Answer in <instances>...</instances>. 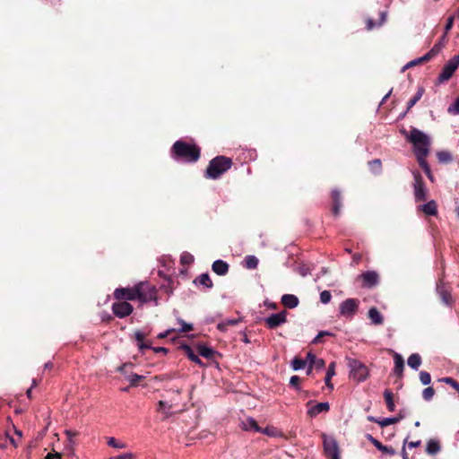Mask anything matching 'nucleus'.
<instances>
[{
  "label": "nucleus",
  "mask_w": 459,
  "mask_h": 459,
  "mask_svg": "<svg viewBox=\"0 0 459 459\" xmlns=\"http://www.w3.org/2000/svg\"><path fill=\"white\" fill-rule=\"evenodd\" d=\"M406 138L412 143L413 152L418 161L426 160L430 146V138L429 135L417 128H412L409 134H406Z\"/></svg>",
  "instance_id": "1"
},
{
  "label": "nucleus",
  "mask_w": 459,
  "mask_h": 459,
  "mask_svg": "<svg viewBox=\"0 0 459 459\" xmlns=\"http://www.w3.org/2000/svg\"><path fill=\"white\" fill-rule=\"evenodd\" d=\"M231 166V159L225 156H217L210 161L206 169V177L212 179H217L223 173L228 171Z\"/></svg>",
  "instance_id": "2"
},
{
  "label": "nucleus",
  "mask_w": 459,
  "mask_h": 459,
  "mask_svg": "<svg viewBox=\"0 0 459 459\" xmlns=\"http://www.w3.org/2000/svg\"><path fill=\"white\" fill-rule=\"evenodd\" d=\"M174 154L186 161L195 162L199 159L200 150L195 146L183 141H177L172 148Z\"/></svg>",
  "instance_id": "3"
},
{
  "label": "nucleus",
  "mask_w": 459,
  "mask_h": 459,
  "mask_svg": "<svg viewBox=\"0 0 459 459\" xmlns=\"http://www.w3.org/2000/svg\"><path fill=\"white\" fill-rule=\"evenodd\" d=\"M157 299V290L155 286L146 282L141 281L135 284V300L140 303H148Z\"/></svg>",
  "instance_id": "4"
},
{
  "label": "nucleus",
  "mask_w": 459,
  "mask_h": 459,
  "mask_svg": "<svg viewBox=\"0 0 459 459\" xmlns=\"http://www.w3.org/2000/svg\"><path fill=\"white\" fill-rule=\"evenodd\" d=\"M348 367L350 368V377L356 382H363L369 376L368 368L356 359H348Z\"/></svg>",
  "instance_id": "5"
},
{
  "label": "nucleus",
  "mask_w": 459,
  "mask_h": 459,
  "mask_svg": "<svg viewBox=\"0 0 459 459\" xmlns=\"http://www.w3.org/2000/svg\"><path fill=\"white\" fill-rule=\"evenodd\" d=\"M323 446L325 455L330 459H341L337 441L330 436L323 434Z\"/></svg>",
  "instance_id": "6"
},
{
  "label": "nucleus",
  "mask_w": 459,
  "mask_h": 459,
  "mask_svg": "<svg viewBox=\"0 0 459 459\" xmlns=\"http://www.w3.org/2000/svg\"><path fill=\"white\" fill-rule=\"evenodd\" d=\"M459 66V55L454 56L447 63L444 65L440 74L438 75L437 81L439 83H443L448 81L456 71Z\"/></svg>",
  "instance_id": "7"
},
{
  "label": "nucleus",
  "mask_w": 459,
  "mask_h": 459,
  "mask_svg": "<svg viewBox=\"0 0 459 459\" xmlns=\"http://www.w3.org/2000/svg\"><path fill=\"white\" fill-rule=\"evenodd\" d=\"M133 310V306L126 300H117L112 304V311L119 318L131 315Z\"/></svg>",
  "instance_id": "8"
},
{
  "label": "nucleus",
  "mask_w": 459,
  "mask_h": 459,
  "mask_svg": "<svg viewBox=\"0 0 459 459\" xmlns=\"http://www.w3.org/2000/svg\"><path fill=\"white\" fill-rule=\"evenodd\" d=\"M264 321L268 328L274 329L286 323L287 312L281 311L276 314H272L269 316L265 317Z\"/></svg>",
  "instance_id": "9"
},
{
  "label": "nucleus",
  "mask_w": 459,
  "mask_h": 459,
  "mask_svg": "<svg viewBox=\"0 0 459 459\" xmlns=\"http://www.w3.org/2000/svg\"><path fill=\"white\" fill-rule=\"evenodd\" d=\"M359 306V301L354 299H347L340 305V313L344 316H352Z\"/></svg>",
  "instance_id": "10"
},
{
  "label": "nucleus",
  "mask_w": 459,
  "mask_h": 459,
  "mask_svg": "<svg viewBox=\"0 0 459 459\" xmlns=\"http://www.w3.org/2000/svg\"><path fill=\"white\" fill-rule=\"evenodd\" d=\"M114 298L117 300H135V285L133 287L116 289Z\"/></svg>",
  "instance_id": "11"
},
{
  "label": "nucleus",
  "mask_w": 459,
  "mask_h": 459,
  "mask_svg": "<svg viewBox=\"0 0 459 459\" xmlns=\"http://www.w3.org/2000/svg\"><path fill=\"white\" fill-rule=\"evenodd\" d=\"M362 281V286L365 288H373L378 284L379 276L374 271H368L359 275Z\"/></svg>",
  "instance_id": "12"
},
{
  "label": "nucleus",
  "mask_w": 459,
  "mask_h": 459,
  "mask_svg": "<svg viewBox=\"0 0 459 459\" xmlns=\"http://www.w3.org/2000/svg\"><path fill=\"white\" fill-rule=\"evenodd\" d=\"M414 196L417 202L425 201L427 199V189L424 186L421 177L415 175Z\"/></svg>",
  "instance_id": "13"
},
{
  "label": "nucleus",
  "mask_w": 459,
  "mask_h": 459,
  "mask_svg": "<svg viewBox=\"0 0 459 459\" xmlns=\"http://www.w3.org/2000/svg\"><path fill=\"white\" fill-rule=\"evenodd\" d=\"M307 414L310 417H316L318 414L322 412H327L330 409V405L327 402L313 404V403L310 401L307 403Z\"/></svg>",
  "instance_id": "14"
},
{
  "label": "nucleus",
  "mask_w": 459,
  "mask_h": 459,
  "mask_svg": "<svg viewBox=\"0 0 459 459\" xmlns=\"http://www.w3.org/2000/svg\"><path fill=\"white\" fill-rule=\"evenodd\" d=\"M174 404L172 403H168L164 401H160L158 403L157 411L163 415L162 420H167L170 416L173 415L174 411Z\"/></svg>",
  "instance_id": "15"
},
{
  "label": "nucleus",
  "mask_w": 459,
  "mask_h": 459,
  "mask_svg": "<svg viewBox=\"0 0 459 459\" xmlns=\"http://www.w3.org/2000/svg\"><path fill=\"white\" fill-rule=\"evenodd\" d=\"M241 429L245 431L254 430L255 432L261 431V428L257 425L255 420L252 417H248L243 420L240 423Z\"/></svg>",
  "instance_id": "16"
},
{
  "label": "nucleus",
  "mask_w": 459,
  "mask_h": 459,
  "mask_svg": "<svg viewBox=\"0 0 459 459\" xmlns=\"http://www.w3.org/2000/svg\"><path fill=\"white\" fill-rule=\"evenodd\" d=\"M447 34L444 33L442 38L432 47V48L428 52L427 57H434L436 56L445 47L446 42Z\"/></svg>",
  "instance_id": "17"
},
{
  "label": "nucleus",
  "mask_w": 459,
  "mask_h": 459,
  "mask_svg": "<svg viewBox=\"0 0 459 459\" xmlns=\"http://www.w3.org/2000/svg\"><path fill=\"white\" fill-rule=\"evenodd\" d=\"M212 268L218 275H225L229 271V264L219 259L213 262Z\"/></svg>",
  "instance_id": "18"
},
{
  "label": "nucleus",
  "mask_w": 459,
  "mask_h": 459,
  "mask_svg": "<svg viewBox=\"0 0 459 459\" xmlns=\"http://www.w3.org/2000/svg\"><path fill=\"white\" fill-rule=\"evenodd\" d=\"M281 304L288 308H294L299 305V299L292 294H284L281 297Z\"/></svg>",
  "instance_id": "19"
},
{
  "label": "nucleus",
  "mask_w": 459,
  "mask_h": 459,
  "mask_svg": "<svg viewBox=\"0 0 459 459\" xmlns=\"http://www.w3.org/2000/svg\"><path fill=\"white\" fill-rule=\"evenodd\" d=\"M420 210L427 215L434 216L437 213V205L434 200H431L422 204Z\"/></svg>",
  "instance_id": "20"
},
{
  "label": "nucleus",
  "mask_w": 459,
  "mask_h": 459,
  "mask_svg": "<svg viewBox=\"0 0 459 459\" xmlns=\"http://www.w3.org/2000/svg\"><path fill=\"white\" fill-rule=\"evenodd\" d=\"M394 372L398 377L403 376V371L404 368V361L403 357L399 353H394Z\"/></svg>",
  "instance_id": "21"
},
{
  "label": "nucleus",
  "mask_w": 459,
  "mask_h": 459,
  "mask_svg": "<svg viewBox=\"0 0 459 459\" xmlns=\"http://www.w3.org/2000/svg\"><path fill=\"white\" fill-rule=\"evenodd\" d=\"M437 291L439 294L442 301L445 304H450L451 303V301H452L451 295H450L449 291L446 289L444 284H442V283L437 284Z\"/></svg>",
  "instance_id": "22"
},
{
  "label": "nucleus",
  "mask_w": 459,
  "mask_h": 459,
  "mask_svg": "<svg viewBox=\"0 0 459 459\" xmlns=\"http://www.w3.org/2000/svg\"><path fill=\"white\" fill-rule=\"evenodd\" d=\"M333 376H335V362L330 363L327 368L326 376L325 377V383L326 386L331 390L333 389V385L331 382V379Z\"/></svg>",
  "instance_id": "23"
},
{
  "label": "nucleus",
  "mask_w": 459,
  "mask_h": 459,
  "mask_svg": "<svg viewBox=\"0 0 459 459\" xmlns=\"http://www.w3.org/2000/svg\"><path fill=\"white\" fill-rule=\"evenodd\" d=\"M368 317L374 325H381L383 324V316L380 312L376 307H371L368 310Z\"/></svg>",
  "instance_id": "24"
},
{
  "label": "nucleus",
  "mask_w": 459,
  "mask_h": 459,
  "mask_svg": "<svg viewBox=\"0 0 459 459\" xmlns=\"http://www.w3.org/2000/svg\"><path fill=\"white\" fill-rule=\"evenodd\" d=\"M194 282L198 285H202L205 288H212V281L207 273H203L199 275Z\"/></svg>",
  "instance_id": "25"
},
{
  "label": "nucleus",
  "mask_w": 459,
  "mask_h": 459,
  "mask_svg": "<svg viewBox=\"0 0 459 459\" xmlns=\"http://www.w3.org/2000/svg\"><path fill=\"white\" fill-rule=\"evenodd\" d=\"M384 398L386 403V406L390 411H395V404L394 402V394L391 390L385 389L384 391Z\"/></svg>",
  "instance_id": "26"
},
{
  "label": "nucleus",
  "mask_w": 459,
  "mask_h": 459,
  "mask_svg": "<svg viewBox=\"0 0 459 459\" xmlns=\"http://www.w3.org/2000/svg\"><path fill=\"white\" fill-rule=\"evenodd\" d=\"M181 349L186 352V354L189 358V359H191L193 362H195L200 366H204V363L199 359V357L196 354H195V352L193 351L191 347H189L187 345H183L181 347Z\"/></svg>",
  "instance_id": "27"
},
{
  "label": "nucleus",
  "mask_w": 459,
  "mask_h": 459,
  "mask_svg": "<svg viewBox=\"0 0 459 459\" xmlns=\"http://www.w3.org/2000/svg\"><path fill=\"white\" fill-rule=\"evenodd\" d=\"M146 337V334L143 333L142 331H136L134 333V338L137 341V345L140 351H143L144 349H150V345H146L143 341Z\"/></svg>",
  "instance_id": "28"
},
{
  "label": "nucleus",
  "mask_w": 459,
  "mask_h": 459,
  "mask_svg": "<svg viewBox=\"0 0 459 459\" xmlns=\"http://www.w3.org/2000/svg\"><path fill=\"white\" fill-rule=\"evenodd\" d=\"M407 362L412 369L417 370L421 364V358L419 354L413 353L408 358Z\"/></svg>",
  "instance_id": "29"
},
{
  "label": "nucleus",
  "mask_w": 459,
  "mask_h": 459,
  "mask_svg": "<svg viewBox=\"0 0 459 459\" xmlns=\"http://www.w3.org/2000/svg\"><path fill=\"white\" fill-rule=\"evenodd\" d=\"M332 198L333 201V212L335 215L339 213L340 208H341V195L337 190H333L332 192Z\"/></svg>",
  "instance_id": "30"
},
{
  "label": "nucleus",
  "mask_w": 459,
  "mask_h": 459,
  "mask_svg": "<svg viewBox=\"0 0 459 459\" xmlns=\"http://www.w3.org/2000/svg\"><path fill=\"white\" fill-rule=\"evenodd\" d=\"M258 259L255 255H247L244 259V266L247 269H255L258 265Z\"/></svg>",
  "instance_id": "31"
},
{
  "label": "nucleus",
  "mask_w": 459,
  "mask_h": 459,
  "mask_svg": "<svg viewBox=\"0 0 459 459\" xmlns=\"http://www.w3.org/2000/svg\"><path fill=\"white\" fill-rule=\"evenodd\" d=\"M261 433L266 435V436H269V437H281L282 434L281 432L275 427H273V426H268L264 429H261Z\"/></svg>",
  "instance_id": "32"
},
{
  "label": "nucleus",
  "mask_w": 459,
  "mask_h": 459,
  "mask_svg": "<svg viewBox=\"0 0 459 459\" xmlns=\"http://www.w3.org/2000/svg\"><path fill=\"white\" fill-rule=\"evenodd\" d=\"M423 93H424L423 87H419L414 97L412 99H411L410 101L408 102L407 110H410L420 100Z\"/></svg>",
  "instance_id": "33"
},
{
  "label": "nucleus",
  "mask_w": 459,
  "mask_h": 459,
  "mask_svg": "<svg viewBox=\"0 0 459 459\" xmlns=\"http://www.w3.org/2000/svg\"><path fill=\"white\" fill-rule=\"evenodd\" d=\"M427 452L430 455H435L440 450V446L436 440H429L427 444Z\"/></svg>",
  "instance_id": "34"
},
{
  "label": "nucleus",
  "mask_w": 459,
  "mask_h": 459,
  "mask_svg": "<svg viewBox=\"0 0 459 459\" xmlns=\"http://www.w3.org/2000/svg\"><path fill=\"white\" fill-rule=\"evenodd\" d=\"M198 353L206 359H210L212 357L214 351L205 345H200L198 346Z\"/></svg>",
  "instance_id": "35"
},
{
  "label": "nucleus",
  "mask_w": 459,
  "mask_h": 459,
  "mask_svg": "<svg viewBox=\"0 0 459 459\" xmlns=\"http://www.w3.org/2000/svg\"><path fill=\"white\" fill-rule=\"evenodd\" d=\"M307 366V360L299 359L298 357L294 358L291 361V368L293 370L297 371L304 368Z\"/></svg>",
  "instance_id": "36"
},
{
  "label": "nucleus",
  "mask_w": 459,
  "mask_h": 459,
  "mask_svg": "<svg viewBox=\"0 0 459 459\" xmlns=\"http://www.w3.org/2000/svg\"><path fill=\"white\" fill-rule=\"evenodd\" d=\"M401 418L399 417H391V418H384L380 420H375L377 424H379L381 427H386L394 423H397L400 420Z\"/></svg>",
  "instance_id": "37"
},
{
  "label": "nucleus",
  "mask_w": 459,
  "mask_h": 459,
  "mask_svg": "<svg viewBox=\"0 0 459 459\" xmlns=\"http://www.w3.org/2000/svg\"><path fill=\"white\" fill-rule=\"evenodd\" d=\"M107 443L109 446L117 448V449H124L126 447V443H124L122 441H118L115 437H108Z\"/></svg>",
  "instance_id": "38"
},
{
  "label": "nucleus",
  "mask_w": 459,
  "mask_h": 459,
  "mask_svg": "<svg viewBox=\"0 0 459 459\" xmlns=\"http://www.w3.org/2000/svg\"><path fill=\"white\" fill-rule=\"evenodd\" d=\"M437 156L438 160L442 163H447L452 160V155L448 152H445V151L439 152H437Z\"/></svg>",
  "instance_id": "39"
},
{
  "label": "nucleus",
  "mask_w": 459,
  "mask_h": 459,
  "mask_svg": "<svg viewBox=\"0 0 459 459\" xmlns=\"http://www.w3.org/2000/svg\"><path fill=\"white\" fill-rule=\"evenodd\" d=\"M428 56V53L426 55H424L423 56L420 57V58H417V59H414L411 62H409L404 67H403V70L406 69V68H409V67H411V66H414L418 64H420L422 62H425V61H429L430 60L432 57H427Z\"/></svg>",
  "instance_id": "40"
},
{
  "label": "nucleus",
  "mask_w": 459,
  "mask_h": 459,
  "mask_svg": "<svg viewBox=\"0 0 459 459\" xmlns=\"http://www.w3.org/2000/svg\"><path fill=\"white\" fill-rule=\"evenodd\" d=\"M239 322L238 319H226L218 325V328L224 331L229 325H235Z\"/></svg>",
  "instance_id": "41"
},
{
  "label": "nucleus",
  "mask_w": 459,
  "mask_h": 459,
  "mask_svg": "<svg viewBox=\"0 0 459 459\" xmlns=\"http://www.w3.org/2000/svg\"><path fill=\"white\" fill-rule=\"evenodd\" d=\"M420 166L423 169L424 172L426 173L427 177L429 178V180L433 181L434 178L431 173L430 168L429 164L427 163L426 160L418 161Z\"/></svg>",
  "instance_id": "42"
},
{
  "label": "nucleus",
  "mask_w": 459,
  "mask_h": 459,
  "mask_svg": "<svg viewBox=\"0 0 459 459\" xmlns=\"http://www.w3.org/2000/svg\"><path fill=\"white\" fill-rule=\"evenodd\" d=\"M435 390L431 386L425 388L422 392V397L426 401H430L433 398Z\"/></svg>",
  "instance_id": "43"
},
{
  "label": "nucleus",
  "mask_w": 459,
  "mask_h": 459,
  "mask_svg": "<svg viewBox=\"0 0 459 459\" xmlns=\"http://www.w3.org/2000/svg\"><path fill=\"white\" fill-rule=\"evenodd\" d=\"M447 111L449 114H452V115L459 114V97L456 99V100L453 104H451L448 107Z\"/></svg>",
  "instance_id": "44"
},
{
  "label": "nucleus",
  "mask_w": 459,
  "mask_h": 459,
  "mask_svg": "<svg viewBox=\"0 0 459 459\" xmlns=\"http://www.w3.org/2000/svg\"><path fill=\"white\" fill-rule=\"evenodd\" d=\"M180 261L183 264H190L194 262V256L186 252L181 255Z\"/></svg>",
  "instance_id": "45"
},
{
  "label": "nucleus",
  "mask_w": 459,
  "mask_h": 459,
  "mask_svg": "<svg viewBox=\"0 0 459 459\" xmlns=\"http://www.w3.org/2000/svg\"><path fill=\"white\" fill-rule=\"evenodd\" d=\"M420 380L422 385H427L431 382V377H430L429 373H428L426 371H421L420 373Z\"/></svg>",
  "instance_id": "46"
},
{
  "label": "nucleus",
  "mask_w": 459,
  "mask_h": 459,
  "mask_svg": "<svg viewBox=\"0 0 459 459\" xmlns=\"http://www.w3.org/2000/svg\"><path fill=\"white\" fill-rule=\"evenodd\" d=\"M332 299V295H331V292L328 291V290H323L321 293H320V301L323 303V304H327L330 302Z\"/></svg>",
  "instance_id": "47"
},
{
  "label": "nucleus",
  "mask_w": 459,
  "mask_h": 459,
  "mask_svg": "<svg viewBox=\"0 0 459 459\" xmlns=\"http://www.w3.org/2000/svg\"><path fill=\"white\" fill-rule=\"evenodd\" d=\"M178 322L181 325L179 331L182 333H186L193 329V325L191 324H187L184 322L182 319H178Z\"/></svg>",
  "instance_id": "48"
},
{
  "label": "nucleus",
  "mask_w": 459,
  "mask_h": 459,
  "mask_svg": "<svg viewBox=\"0 0 459 459\" xmlns=\"http://www.w3.org/2000/svg\"><path fill=\"white\" fill-rule=\"evenodd\" d=\"M441 381H443L446 384L450 385L456 391L459 390V383L456 382L455 380H454L453 378H451V377H444V378L441 379Z\"/></svg>",
  "instance_id": "49"
},
{
  "label": "nucleus",
  "mask_w": 459,
  "mask_h": 459,
  "mask_svg": "<svg viewBox=\"0 0 459 459\" xmlns=\"http://www.w3.org/2000/svg\"><path fill=\"white\" fill-rule=\"evenodd\" d=\"M370 169L374 171H379L381 169V160L377 159L368 163Z\"/></svg>",
  "instance_id": "50"
},
{
  "label": "nucleus",
  "mask_w": 459,
  "mask_h": 459,
  "mask_svg": "<svg viewBox=\"0 0 459 459\" xmlns=\"http://www.w3.org/2000/svg\"><path fill=\"white\" fill-rule=\"evenodd\" d=\"M313 368H316V369H321L325 367V363L323 359H316L315 361L312 363Z\"/></svg>",
  "instance_id": "51"
},
{
  "label": "nucleus",
  "mask_w": 459,
  "mask_h": 459,
  "mask_svg": "<svg viewBox=\"0 0 459 459\" xmlns=\"http://www.w3.org/2000/svg\"><path fill=\"white\" fill-rule=\"evenodd\" d=\"M299 377L298 376H292L290 379V385L297 389L299 388Z\"/></svg>",
  "instance_id": "52"
},
{
  "label": "nucleus",
  "mask_w": 459,
  "mask_h": 459,
  "mask_svg": "<svg viewBox=\"0 0 459 459\" xmlns=\"http://www.w3.org/2000/svg\"><path fill=\"white\" fill-rule=\"evenodd\" d=\"M454 20H455V16H450L447 21H446V24L445 26V33L447 34L448 31L452 29L453 27V24H454Z\"/></svg>",
  "instance_id": "53"
},
{
  "label": "nucleus",
  "mask_w": 459,
  "mask_h": 459,
  "mask_svg": "<svg viewBox=\"0 0 459 459\" xmlns=\"http://www.w3.org/2000/svg\"><path fill=\"white\" fill-rule=\"evenodd\" d=\"M379 451L390 455H394L395 454V451L392 447L384 445H382Z\"/></svg>",
  "instance_id": "54"
},
{
  "label": "nucleus",
  "mask_w": 459,
  "mask_h": 459,
  "mask_svg": "<svg viewBox=\"0 0 459 459\" xmlns=\"http://www.w3.org/2000/svg\"><path fill=\"white\" fill-rule=\"evenodd\" d=\"M142 378H143L142 376H139L137 374H133V375L129 376L128 379L131 382V384L134 385Z\"/></svg>",
  "instance_id": "55"
},
{
  "label": "nucleus",
  "mask_w": 459,
  "mask_h": 459,
  "mask_svg": "<svg viewBox=\"0 0 459 459\" xmlns=\"http://www.w3.org/2000/svg\"><path fill=\"white\" fill-rule=\"evenodd\" d=\"M316 359V357L314 354H312L311 352H308L307 354V358L305 359V360H307V365H308V366L312 365L313 366L312 363L315 361Z\"/></svg>",
  "instance_id": "56"
},
{
  "label": "nucleus",
  "mask_w": 459,
  "mask_h": 459,
  "mask_svg": "<svg viewBox=\"0 0 459 459\" xmlns=\"http://www.w3.org/2000/svg\"><path fill=\"white\" fill-rule=\"evenodd\" d=\"M65 434L66 435V437H68V439L71 441V440H72V438L77 435V432L73 431V430H71V429H66V430L65 431Z\"/></svg>",
  "instance_id": "57"
},
{
  "label": "nucleus",
  "mask_w": 459,
  "mask_h": 459,
  "mask_svg": "<svg viewBox=\"0 0 459 459\" xmlns=\"http://www.w3.org/2000/svg\"><path fill=\"white\" fill-rule=\"evenodd\" d=\"M323 333H326V331H321L318 333V334L314 338L313 343H318L321 341V338L323 337Z\"/></svg>",
  "instance_id": "58"
},
{
  "label": "nucleus",
  "mask_w": 459,
  "mask_h": 459,
  "mask_svg": "<svg viewBox=\"0 0 459 459\" xmlns=\"http://www.w3.org/2000/svg\"><path fill=\"white\" fill-rule=\"evenodd\" d=\"M61 455L59 453L48 454L45 459H60Z\"/></svg>",
  "instance_id": "59"
},
{
  "label": "nucleus",
  "mask_w": 459,
  "mask_h": 459,
  "mask_svg": "<svg viewBox=\"0 0 459 459\" xmlns=\"http://www.w3.org/2000/svg\"><path fill=\"white\" fill-rule=\"evenodd\" d=\"M172 331H173L172 329H169V330H167V331H165V332H163V333H160L158 335V337H159V338H160V339L165 338V337H167V336L169 334V333H170V332H172Z\"/></svg>",
  "instance_id": "60"
},
{
  "label": "nucleus",
  "mask_w": 459,
  "mask_h": 459,
  "mask_svg": "<svg viewBox=\"0 0 459 459\" xmlns=\"http://www.w3.org/2000/svg\"><path fill=\"white\" fill-rule=\"evenodd\" d=\"M153 351L155 352H163V353H167L168 352V350L164 347H156V348H153Z\"/></svg>",
  "instance_id": "61"
},
{
  "label": "nucleus",
  "mask_w": 459,
  "mask_h": 459,
  "mask_svg": "<svg viewBox=\"0 0 459 459\" xmlns=\"http://www.w3.org/2000/svg\"><path fill=\"white\" fill-rule=\"evenodd\" d=\"M375 26H376V24L373 22V21L371 19H368L367 21V28H368V30H372Z\"/></svg>",
  "instance_id": "62"
},
{
  "label": "nucleus",
  "mask_w": 459,
  "mask_h": 459,
  "mask_svg": "<svg viewBox=\"0 0 459 459\" xmlns=\"http://www.w3.org/2000/svg\"><path fill=\"white\" fill-rule=\"evenodd\" d=\"M372 444H373V445H374V446H375L376 448H377L378 450H380V447H381V446H382V445H383V444H382L381 442H379L377 439H373V440H372Z\"/></svg>",
  "instance_id": "63"
},
{
  "label": "nucleus",
  "mask_w": 459,
  "mask_h": 459,
  "mask_svg": "<svg viewBox=\"0 0 459 459\" xmlns=\"http://www.w3.org/2000/svg\"><path fill=\"white\" fill-rule=\"evenodd\" d=\"M420 445V441H415V442H410V443L408 444V446H409L410 448H413V447H417V446H419Z\"/></svg>",
  "instance_id": "64"
}]
</instances>
